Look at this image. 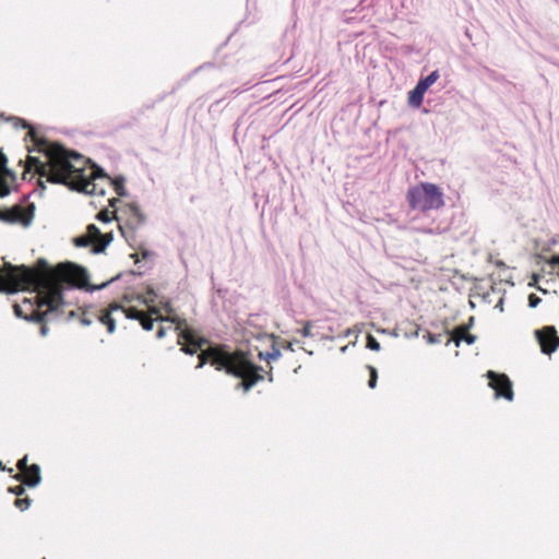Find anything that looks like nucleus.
Segmentation results:
<instances>
[{
    "label": "nucleus",
    "instance_id": "45",
    "mask_svg": "<svg viewBox=\"0 0 559 559\" xmlns=\"http://www.w3.org/2000/svg\"><path fill=\"white\" fill-rule=\"evenodd\" d=\"M0 471H7L5 466H3L1 462H0Z\"/></svg>",
    "mask_w": 559,
    "mask_h": 559
},
{
    "label": "nucleus",
    "instance_id": "17",
    "mask_svg": "<svg viewBox=\"0 0 559 559\" xmlns=\"http://www.w3.org/2000/svg\"><path fill=\"white\" fill-rule=\"evenodd\" d=\"M155 298H156V294H155L154 289H153V288H151V287H148V288H147V290H146V294H145V295H140V296L138 297V299H139L141 302H143V304H145V305H147V306H150L152 302H154Z\"/></svg>",
    "mask_w": 559,
    "mask_h": 559
},
{
    "label": "nucleus",
    "instance_id": "1",
    "mask_svg": "<svg viewBox=\"0 0 559 559\" xmlns=\"http://www.w3.org/2000/svg\"><path fill=\"white\" fill-rule=\"evenodd\" d=\"M38 270L25 265L10 266L8 287H0L2 293L14 294L24 287L38 294L37 309H34L29 316L24 314L20 305L13 306L15 316L28 322L58 319L61 308L66 305L62 295L64 290L72 288L88 292L100 290L117 278H111L100 285H90L86 270L79 265L67 263L51 269L43 259L38 261Z\"/></svg>",
    "mask_w": 559,
    "mask_h": 559
},
{
    "label": "nucleus",
    "instance_id": "47",
    "mask_svg": "<svg viewBox=\"0 0 559 559\" xmlns=\"http://www.w3.org/2000/svg\"><path fill=\"white\" fill-rule=\"evenodd\" d=\"M24 302L29 304V306L33 307V305L28 301V299H25Z\"/></svg>",
    "mask_w": 559,
    "mask_h": 559
},
{
    "label": "nucleus",
    "instance_id": "3",
    "mask_svg": "<svg viewBox=\"0 0 559 559\" xmlns=\"http://www.w3.org/2000/svg\"><path fill=\"white\" fill-rule=\"evenodd\" d=\"M197 369L202 368L206 361L215 366L217 370H225L227 373L245 379L240 383L245 391H249L259 380L262 379L257 373V367L249 352L238 349L228 352L221 347H210L199 355Z\"/></svg>",
    "mask_w": 559,
    "mask_h": 559
},
{
    "label": "nucleus",
    "instance_id": "28",
    "mask_svg": "<svg viewBox=\"0 0 559 559\" xmlns=\"http://www.w3.org/2000/svg\"><path fill=\"white\" fill-rule=\"evenodd\" d=\"M540 301H542V299L535 294H531L528 296V306L531 308H536Z\"/></svg>",
    "mask_w": 559,
    "mask_h": 559
},
{
    "label": "nucleus",
    "instance_id": "9",
    "mask_svg": "<svg viewBox=\"0 0 559 559\" xmlns=\"http://www.w3.org/2000/svg\"><path fill=\"white\" fill-rule=\"evenodd\" d=\"M123 212L127 215V222L124 226L119 224V229L121 234L127 238V229L133 231L134 229L139 228L145 222V216L141 212L140 207L134 203L129 204Z\"/></svg>",
    "mask_w": 559,
    "mask_h": 559
},
{
    "label": "nucleus",
    "instance_id": "27",
    "mask_svg": "<svg viewBox=\"0 0 559 559\" xmlns=\"http://www.w3.org/2000/svg\"><path fill=\"white\" fill-rule=\"evenodd\" d=\"M90 242H91V239L88 237H85V236L78 237L74 240V243H75L76 247H86V246L90 245Z\"/></svg>",
    "mask_w": 559,
    "mask_h": 559
},
{
    "label": "nucleus",
    "instance_id": "20",
    "mask_svg": "<svg viewBox=\"0 0 559 559\" xmlns=\"http://www.w3.org/2000/svg\"><path fill=\"white\" fill-rule=\"evenodd\" d=\"M368 370L370 372V378H369V381H368V386L370 389H374L376 385H377V380H378V372H377V369L372 366H368Z\"/></svg>",
    "mask_w": 559,
    "mask_h": 559
},
{
    "label": "nucleus",
    "instance_id": "35",
    "mask_svg": "<svg viewBox=\"0 0 559 559\" xmlns=\"http://www.w3.org/2000/svg\"><path fill=\"white\" fill-rule=\"evenodd\" d=\"M11 120H13V121H14V126H15V127H19V126L21 124V126H22V128H29V126L27 124V122H26V121H24V120H22V119H20V118H15V117H13V118H11Z\"/></svg>",
    "mask_w": 559,
    "mask_h": 559
},
{
    "label": "nucleus",
    "instance_id": "21",
    "mask_svg": "<svg viewBox=\"0 0 559 559\" xmlns=\"http://www.w3.org/2000/svg\"><path fill=\"white\" fill-rule=\"evenodd\" d=\"M424 337L427 340V342L429 344H438V343H441L443 334L442 333L433 334V333L427 332L426 335H424Z\"/></svg>",
    "mask_w": 559,
    "mask_h": 559
},
{
    "label": "nucleus",
    "instance_id": "43",
    "mask_svg": "<svg viewBox=\"0 0 559 559\" xmlns=\"http://www.w3.org/2000/svg\"><path fill=\"white\" fill-rule=\"evenodd\" d=\"M74 316H75V311H74V310H71V311L69 312V317H68V319H71V318H73Z\"/></svg>",
    "mask_w": 559,
    "mask_h": 559
},
{
    "label": "nucleus",
    "instance_id": "26",
    "mask_svg": "<svg viewBox=\"0 0 559 559\" xmlns=\"http://www.w3.org/2000/svg\"><path fill=\"white\" fill-rule=\"evenodd\" d=\"M87 233L90 236L88 238H96L102 236L99 229L94 224L88 225Z\"/></svg>",
    "mask_w": 559,
    "mask_h": 559
},
{
    "label": "nucleus",
    "instance_id": "24",
    "mask_svg": "<svg viewBox=\"0 0 559 559\" xmlns=\"http://www.w3.org/2000/svg\"><path fill=\"white\" fill-rule=\"evenodd\" d=\"M14 504L16 508H19L21 511H24L29 508L31 506V499L29 498H23V499H16Z\"/></svg>",
    "mask_w": 559,
    "mask_h": 559
},
{
    "label": "nucleus",
    "instance_id": "30",
    "mask_svg": "<svg viewBox=\"0 0 559 559\" xmlns=\"http://www.w3.org/2000/svg\"><path fill=\"white\" fill-rule=\"evenodd\" d=\"M311 326H312L311 322H307V323L302 326V329L300 330V333H301V335H302L304 337H308V336H311V335H312V333H311Z\"/></svg>",
    "mask_w": 559,
    "mask_h": 559
},
{
    "label": "nucleus",
    "instance_id": "41",
    "mask_svg": "<svg viewBox=\"0 0 559 559\" xmlns=\"http://www.w3.org/2000/svg\"><path fill=\"white\" fill-rule=\"evenodd\" d=\"M164 308H165V310H166L168 313H170V312L173 311V309H171V307L169 306V304H168V302H166V305H165V307H164Z\"/></svg>",
    "mask_w": 559,
    "mask_h": 559
},
{
    "label": "nucleus",
    "instance_id": "14",
    "mask_svg": "<svg viewBox=\"0 0 559 559\" xmlns=\"http://www.w3.org/2000/svg\"><path fill=\"white\" fill-rule=\"evenodd\" d=\"M469 326H457L451 333L450 337L447 340L445 346H448L451 342H454L456 346H460L461 342L464 341L468 345H472L476 341V336L468 333Z\"/></svg>",
    "mask_w": 559,
    "mask_h": 559
},
{
    "label": "nucleus",
    "instance_id": "13",
    "mask_svg": "<svg viewBox=\"0 0 559 559\" xmlns=\"http://www.w3.org/2000/svg\"><path fill=\"white\" fill-rule=\"evenodd\" d=\"M118 309H122V306L118 304L110 305L109 309L104 312H93V318L97 319L102 324L106 325L108 333H114L116 330V321L111 317L114 311H118Z\"/></svg>",
    "mask_w": 559,
    "mask_h": 559
},
{
    "label": "nucleus",
    "instance_id": "8",
    "mask_svg": "<svg viewBox=\"0 0 559 559\" xmlns=\"http://www.w3.org/2000/svg\"><path fill=\"white\" fill-rule=\"evenodd\" d=\"M535 333L544 354L550 355L559 347V336L554 326H546Z\"/></svg>",
    "mask_w": 559,
    "mask_h": 559
},
{
    "label": "nucleus",
    "instance_id": "10",
    "mask_svg": "<svg viewBox=\"0 0 559 559\" xmlns=\"http://www.w3.org/2000/svg\"><path fill=\"white\" fill-rule=\"evenodd\" d=\"M99 169H100V171L98 170L97 178L91 177V179H90L91 181H93L94 183L97 185L98 192L96 194H100V195L105 194L104 188L100 187V185L98 182H96V180H107V181L111 182V185L114 186V189L118 195H120V197L127 195L123 177L119 176L111 180L107 175L104 174L102 168H99ZM90 194L93 195L94 193H90Z\"/></svg>",
    "mask_w": 559,
    "mask_h": 559
},
{
    "label": "nucleus",
    "instance_id": "4",
    "mask_svg": "<svg viewBox=\"0 0 559 559\" xmlns=\"http://www.w3.org/2000/svg\"><path fill=\"white\" fill-rule=\"evenodd\" d=\"M407 201L413 210L423 212L438 210L444 205L441 189L430 182H421L407 192Z\"/></svg>",
    "mask_w": 559,
    "mask_h": 559
},
{
    "label": "nucleus",
    "instance_id": "7",
    "mask_svg": "<svg viewBox=\"0 0 559 559\" xmlns=\"http://www.w3.org/2000/svg\"><path fill=\"white\" fill-rule=\"evenodd\" d=\"M439 76V71L435 70L426 78L420 79L416 86L408 94V105L411 107L418 108L423 104L426 91L437 82Z\"/></svg>",
    "mask_w": 559,
    "mask_h": 559
},
{
    "label": "nucleus",
    "instance_id": "22",
    "mask_svg": "<svg viewBox=\"0 0 559 559\" xmlns=\"http://www.w3.org/2000/svg\"><path fill=\"white\" fill-rule=\"evenodd\" d=\"M367 347L374 352H379L381 348L380 343L371 334H368L367 336Z\"/></svg>",
    "mask_w": 559,
    "mask_h": 559
},
{
    "label": "nucleus",
    "instance_id": "42",
    "mask_svg": "<svg viewBox=\"0 0 559 559\" xmlns=\"http://www.w3.org/2000/svg\"><path fill=\"white\" fill-rule=\"evenodd\" d=\"M118 201H119L118 199H111L110 200V206L114 207Z\"/></svg>",
    "mask_w": 559,
    "mask_h": 559
},
{
    "label": "nucleus",
    "instance_id": "18",
    "mask_svg": "<svg viewBox=\"0 0 559 559\" xmlns=\"http://www.w3.org/2000/svg\"><path fill=\"white\" fill-rule=\"evenodd\" d=\"M10 266H13L10 263H5L4 270L0 269V287H8V275L10 272Z\"/></svg>",
    "mask_w": 559,
    "mask_h": 559
},
{
    "label": "nucleus",
    "instance_id": "11",
    "mask_svg": "<svg viewBox=\"0 0 559 559\" xmlns=\"http://www.w3.org/2000/svg\"><path fill=\"white\" fill-rule=\"evenodd\" d=\"M185 340L186 345L181 347V350L187 355H193L198 349L206 343L205 338H195L190 332L182 331L178 335V343Z\"/></svg>",
    "mask_w": 559,
    "mask_h": 559
},
{
    "label": "nucleus",
    "instance_id": "36",
    "mask_svg": "<svg viewBox=\"0 0 559 559\" xmlns=\"http://www.w3.org/2000/svg\"><path fill=\"white\" fill-rule=\"evenodd\" d=\"M141 254L144 259H152L154 257V253L147 249H142Z\"/></svg>",
    "mask_w": 559,
    "mask_h": 559
},
{
    "label": "nucleus",
    "instance_id": "5",
    "mask_svg": "<svg viewBox=\"0 0 559 559\" xmlns=\"http://www.w3.org/2000/svg\"><path fill=\"white\" fill-rule=\"evenodd\" d=\"M34 214L35 205L33 203H28L26 206L15 205L10 211H0V221L28 227L33 222Z\"/></svg>",
    "mask_w": 559,
    "mask_h": 559
},
{
    "label": "nucleus",
    "instance_id": "33",
    "mask_svg": "<svg viewBox=\"0 0 559 559\" xmlns=\"http://www.w3.org/2000/svg\"><path fill=\"white\" fill-rule=\"evenodd\" d=\"M97 218L102 222H109V212L108 211H102L97 214Z\"/></svg>",
    "mask_w": 559,
    "mask_h": 559
},
{
    "label": "nucleus",
    "instance_id": "49",
    "mask_svg": "<svg viewBox=\"0 0 559 559\" xmlns=\"http://www.w3.org/2000/svg\"><path fill=\"white\" fill-rule=\"evenodd\" d=\"M120 219H121L120 216L117 215L116 221L120 222Z\"/></svg>",
    "mask_w": 559,
    "mask_h": 559
},
{
    "label": "nucleus",
    "instance_id": "16",
    "mask_svg": "<svg viewBox=\"0 0 559 559\" xmlns=\"http://www.w3.org/2000/svg\"><path fill=\"white\" fill-rule=\"evenodd\" d=\"M119 310L126 314V318L131 319V320H140L142 318V316L144 314L142 311H140L133 307L129 308V309H124L122 307V309H119Z\"/></svg>",
    "mask_w": 559,
    "mask_h": 559
},
{
    "label": "nucleus",
    "instance_id": "40",
    "mask_svg": "<svg viewBox=\"0 0 559 559\" xmlns=\"http://www.w3.org/2000/svg\"><path fill=\"white\" fill-rule=\"evenodd\" d=\"M496 308H499L500 311L503 310V299H500L499 302L497 304Z\"/></svg>",
    "mask_w": 559,
    "mask_h": 559
},
{
    "label": "nucleus",
    "instance_id": "44",
    "mask_svg": "<svg viewBox=\"0 0 559 559\" xmlns=\"http://www.w3.org/2000/svg\"><path fill=\"white\" fill-rule=\"evenodd\" d=\"M151 313L152 314H157L158 313V310L156 308H151Z\"/></svg>",
    "mask_w": 559,
    "mask_h": 559
},
{
    "label": "nucleus",
    "instance_id": "29",
    "mask_svg": "<svg viewBox=\"0 0 559 559\" xmlns=\"http://www.w3.org/2000/svg\"><path fill=\"white\" fill-rule=\"evenodd\" d=\"M81 323L85 326H88L92 324L93 322V318L90 317V312L88 311H84L82 318L80 319Z\"/></svg>",
    "mask_w": 559,
    "mask_h": 559
},
{
    "label": "nucleus",
    "instance_id": "46",
    "mask_svg": "<svg viewBox=\"0 0 559 559\" xmlns=\"http://www.w3.org/2000/svg\"><path fill=\"white\" fill-rule=\"evenodd\" d=\"M132 258H135V262H138V254H132Z\"/></svg>",
    "mask_w": 559,
    "mask_h": 559
},
{
    "label": "nucleus",
    "instance_id": "31",
    "mask_svg": "<svg viewBox=\"0 0 559 559\" xmlns=\"http://www.w3.org/2000/svg\"><path fill=\"white\" fill-rule=\"evenodd\" d=\"M14 478L17 480H23L25 483L26 479L33 478V473H31V472L20 473V474H16L14 476Z\"/></svg>",
    "mask_w": 559,
    "mask_h": 559
},
{
    "label": "nucleus",
    "instance_id": "25",
    "mask_svg": "<svg viewBox=\"0 0 559 559\" xmlns=\"http://www.w3.org/2000/svg\"><path fill=\"white\" fill-rule=\"evenodd\" d=\"M112 240L111 234L106 235V240L102 246H97L93 248L94 253H100L105 250V248L109 245V242Z\"/></svg>",
    "mask_w": 559,
    "mask_h": 559
},
{
    "label": "nucleus",
    "instance_id": "15",
    "mask_svg": "<svg viewBox=\"0 0 559 559\" xmlns=\"http://www.w3.org/2000/svg\"><path fill=\"white\" fill-rule=\"evenodd\" d=\"M281 350L275 347V346H272V350L271 352H267V353H262V352H259L258 356L260 359H264V360H277L280 357H281Z\"/></svg>",
    "mask_w": 559,
    "mask_h": 559
},
{
    "label": "nucleus",
    "instance_id": "34",
    "mask_svg": "<svg viewBox=\"0 0 559 559\" xmlns=\"http://www.w3.org/2000/svg\"><path fill=\"white\" fill-rule=\"evenodd\" d=\"M10 193V188L5 183H0V198H4Z\"/></svg>",
    "mask_w": 559,
    "mask_h": 559
},
{
    "label": "nucleus",
    "instance_id": "2",
    "mask_svg": "<svg viewBox=\"0 0 559 559\" xmlns=\"http://www.w3.org/2000/svg\"><path fill=\"white\" fill-rule=\"evenodd\" d=\"M32 138L36 151L47 157L41 162L38 157L28 156L26 169L34 170L39 177H46L51 183L64 185L72 190L84 193H97V185L91 177L97 178L99 167L92 164L83 155L39 139L33 129L27 133Z\"/></svg>",
    "mask_w": 559,
    "mask_h": 559
},
{
    "label": "nucleus",
    "instance_id": "12",
    "mask_svg": "<svg viewBox=\"0 0 559 559\" xmlns=\"http://www.w3.org/2000/svg\"><path fill=\"white\" fill-rule=\"evenodd\" d=\"M27 455L20 459L16 463V467L19 468L20 473L31 472L33 473V478L26 479L25 485L28 487H36L40 480V467L37 464L27 465Z\"/></svg>",
    "mask_w": 559,
    "mask_h": 559
},
{
    "label": "nucleus",
    "instance_id": "39",
    "mask_svg": "<svg viewBox=\"0 0 559 559\" xmlns=\"http://www.w3.org/2000/svg\"><path fill=\"white\" fill-rule=\"evenodd\" d=\"M473 324H474V317H471L468 320V324H463L462 326H469V329H471Z\"/></svg>",
    "mask_w": 559,
    "mask_h": 559
},
{
    "label": "nucleus",
    "instance_id": "32",
    "mask_svg": "<svg viewBox=\"0 0 559 559\" xmlns=\"http://www.w3.org/2000/svg\"><path fill=\"white\" fill-rule=\"evenodd\" d=\"M9 491L12 492L15 496H21L24 493L25 489L22 485H17L15 487L9 488Z\"/></svg>",
    "mask_w": 559,
    "mask_h": 559
},
{
    "label": "nucleus",
    "instance_id": "38",
    "mask_svg": "<svg viewBox=\"0 0 559 559\" xmlns=\"http://www.w3.org/2000/svg\"><path fill=\"white\" fill-rule=\"evenodd\" d=\"M48 333V328L44 324L40 326V335L46 336Z\"/></svg>",
    "mask_w": 559,
    "mask_h": 559
},
{
    "label": "nucleus",
    "instance_id": "23",
    "mask_svg": "<svg viewBox=\"0 0 559 559\" xmlns=\"http://www.w3.org/2000/svg\"><path fill=\"white\" fill-rule=\"evenodd\" d=\"M139 321L145 331H151L153 329L154 320L151 317H145L143 314Z\"/></svg>",
    "mask_w": 559,
    "mask_h": 559
},
{
    "label": "nucleus",
    "instance_id": "48",
    "mask_svg": "<svg viewBox=\"0 0 559 559\" xmlns=\"http://www.w3.org/2000/svg\"><path fill=\"white\" fill-rule=\"evenodd\" d=\"M39 185H40L41 189L44 190L45 189V185L41 181L39 182Z\"/></svg>",
    "mask_w": 559,
    "mask_h": 559
},
{
    "label": "nucleus",
    "instance_id": "19",
    "mask_svg": "<svg viewBox=\"0 0 559 559\" xmlns=\"http://www.w3.org/2000/svg\"><path fill=\"white\" fill-rule=\"evenodd\" d=\"M7 162H8L7 157L2 153H0V176L9 175L12 178H14V174L7 168Z\"/></svg>",
    "mask_w": 559,
    "mask_h": 559
},
{
    "label": "nucleus",
    "instance_id": "6",
    "mask_svg": "<svg viewBox=\"0 0 559 559\" xmlns=\"http://www.w3.org/2000/svg\"><path fill=\"white\" fill-rule=\"evenodd\" d=\"M486 377L489 379L488 385L495 391V399L513 401L512 382L507 374L488 371Z\"/></svg>",
    "mask_w": 559,
    "mask_h": 559
},
{
    "label": "nucleus",
    "instance_id": "37",
    "mask_svg": "<svg viewBox=\"0 0 559 559\" xmlns=\"http://www.w3.org/2000/svg\"><path fill=\"white\" fill-rule=\"evenodd\" d=\"M165 334H166L165 328H159L156 336H157V338H163L165 336Z\"/></svg>",
    "mask_w": 559,
    "mask_h": 559
}]
</instances>
